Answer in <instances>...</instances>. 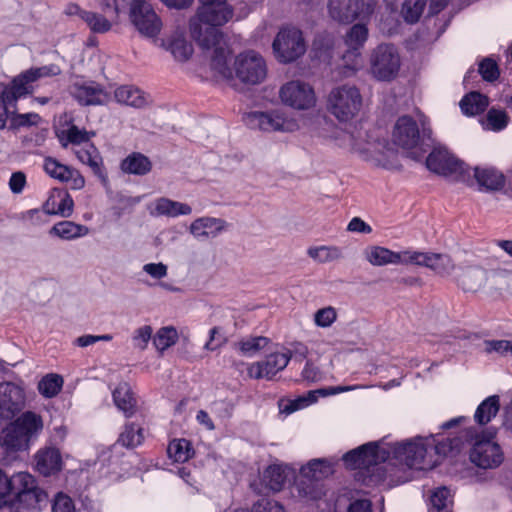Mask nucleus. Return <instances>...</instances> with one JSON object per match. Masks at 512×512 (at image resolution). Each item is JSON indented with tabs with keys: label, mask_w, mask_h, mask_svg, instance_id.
<instances>
[{
	"label": "nucleus",
	"mask_w": 512,
	"mask_h": 512,
	"mask_svg": "<svg viewBox=\"0 0 512 512\" xmlns=\"http://www.w3.org/2000/svg\"><path fill=\"white\" fill-rule=\"evenodd\" d=\"M457 445L451 439L438 440L434 436L416 437L412 440L397 443L389 448L380 447L377 443H367L351 450L343 456V462L349 469L372 468L367 484L384 481L382 471L386 468L378 465L386 460H395L399 464L416 470L432 469L442 456L452 454Z\"/></svg>",
	"instance_id": "f257e3e1"
},
{
	"label": "nucleus",
	"mask_w": 512,
	"mask_h": 512,
	"mask_svg": "<svg viewBox=\"0 0 512 512\" xmlns=\"http://www.w3.org/2000/svg\"><path fill=\"white\" fill-rule=\"evenodd\" d=\"M207 57L211 74L219 81L234 83L238 80L244 84L256 85L267 76L264 58L253 50L240 53L232 61L231 51L225 45L216 47Z\"/></svg>",
	"instance_id": "f03ea898"
},
{
	"label": "nucleus",
	"mask_w": 512,
	"mask_h": 512,
	"mask_svg": "<svg viewBox=\"0 0 512 512\" xmlns=\"http://www.w3.org/2000/svg\"><path fill=\"white\" fill-rule=\"evenodd\" d=\"M200 5L189 21L193 38L207 51V56L216 47L225 46L223 35L217 27L225 25L234 15V8L228 0H199Z\"/></svg>",
	"instance_id": "7ed1b4c3"
},
{
	"label": "nucleus",
	"mask_w": 512,
	"mask_h": 512,
	"mask_svg": "<svg viewBox=\"0 0 512 512\" xmlns=\"http://www.w3.org/2000/svg\"><path fill=\"white\" fill-rule=\"evenodd\" d=\"M47 503V494L28 472L8 476L0 469V508L10 512H39Z\"/></svg>",
	"instance_id": "20e7f679"
},
{
	"label": "nucleus",
	"mask_w": 512,
	"mask_h": 512,
	"mask_svg": "<svg viewBox=\"0 0 512 512\" xmlns=\"http://www.w3.org/2000/svg\"><path fill=\"white\" fill-rule=\"evenodd\" d=\"M59 73V67L54 64L32 67L15 76L10 84H0V129L5 127L8 116L14 114L18 99L32 94L39 80Z\"/></svg>",
	"instance_id": "39448f33"
},
{
	"label": "nucleus",
	"mask_w": 512,
	"mask_h": 512,
	"mask_svg": "<svg viewBox=\"0 0 512 512\" xmlns=\"http://www.w3.org/2000/svg\"><path fill=\"white\" fill-rule=\"evenodd\" d=\"M43 429V417L34 411H25L2 429L0 446L7 453L26 451Z\"/></svg>",
	"instance_id": "423d86ee"
},
{
	"label": "nucleus",
	"mask_w": 512,
	"mask_h": 512,
	"mask_svg": "<svg viewBox=\"0 0 512 512\" xmlns=\"http://www.w3.org/2000/svg\"><path fill=\"white\" fill-rule=\"evenodd\" d=\"M382 136L380 128L363 131L353 127L350 131L337 130L334 141L337 146L358 153L368 160L380 161L388 150V144Z\"/></svg>",
	"instance_id": "0eeeda50"
},
{
	"label": "nucleus",
	"mask_w": 512,
	"mask_h": 512,
	"mask_svg": "<svg viewBox=\"0 0 512 512\" xmlns=\"http://www.w3.org/2000/svg\"><path fill=\"white\" fill-rule=\"evenodd\" d=\"M362 108L363 97L355 85H338L328 94L327 110L340 123H348L356 119Z\"/></svg>",
	"instance_id": "6e6552de"
},
{
	"label": "nucleus",
	"mask_w": 512,
	"mask_h": 512,
	"mask_svg": "<svg viewBox=\"0 0 512 512\" xmlns=\"http://www.w3.org/2000/svg\"><path fill=\"white\" fill-rule=\"evenodd\" d=\"M373 0H328L327 14L329 18L343 25L355 21H367L373 14Z\"/></svg>",
	"instance_id": "1a4fd4ad"
},
{
	"label": "nucleus",
	"mask_w": 512,
	"mask_h": 512,
	"mask_svg": "<svg viewBox=\"0 0 512 512\" xmlns=\"http://www.w3.org/2000/svg\"><path fill=\"white\" fill-rule=\"evenodd\" d=\"M496 430H487L474 437L470 460L482 469H494L501 465L504 453L495 441Z\"/></svg>",
	"instance_id": "9d476101"
},
{
	"label": "nucleus",
	"mask_w": 512,
	"mask_h": 512,
	"mask_svg": "<svg viewBox=\"0 0 512 512\" xmlns=\"http://www.w3.org/2000/svg\"><path fill=\"white\" fill-rule=\"evenodd\" d=\"M278 97L284 106L296 111H309L317 105L314 87L300 79L290 80L281 85Z\"/></svg>",
	"instance_id": "9b49d317"
},
{
	"label": "nucleus",
	"mask_w": 512,
	"mask_h": 512,
	"mask_svg": "<svg viewBox=\"0 0 512 512\" xmlns=\"http://www.w3.org/2000/svg\"><path fill=\"white\" fill-rule=\"evenodd\" d=\"M391 139L394 145L403 149L413 159H420L425 149L420 142L419 127L412 117H399L392 129Z\"/></svg>",
	"instance_id": "f8f14e48"
},
{
	"label": "nucleus",
	"mask_w": 512,
	"mask_h": 512,
	"mask_svg": "<svg viewBox=\"0 0 512 512\" xmlns=\"http://www.w3.org/2000/svg\"><path fill=\"white\" fill-rule=\"evenodd\" d=\"M401 59L397 49L389 44L374 48L369 56V72L379 81H392L399 73Z\"/></svg>",
	"instance_id": "ddd939ff"
},
{
	"label": "nucleus",
	"mask_w": 512,
	"mask_h": 512,
	"mask_svg": "<svg viewBox=\"0 0 512 512\" xmlns=\"http://www.w3.org/2000/svg\"><path fill=\"white\" fill-rule=\"evenodd\" d=\"M426 165L430 171L458 181H469L471 178V167L443 148L433 150L427 157Z\"/></svg>",
	"instance_id": "4468645a"
},
{
	"label": "nucleus",
	"mask_w": 512,
	"mask_h": 512,
	"mask_svg": "<svg viewBox=\"0 0 512 512\" xmlns=\"http://www.w3.org/2000/svg\"><path fill=\"white\" fill-rule=\"evenodd\" d=\"M248 124L267 132L292 133L299 130L298 119L282 109L268 112H252L247 117Z\"/></svg>",
	"instance_id": "2eb2a0df"
},
{
	"label": "nucleus",
	"mask_w": 512,
	"mask_h": 512,
	"mask_svg": "<svg viewBox=\"0 0 512 512\" xmlns=\"http://www.w3.org/2000/svg\"><path fill=\"white\" fill-rule=\"evenodd\" d=\"M272 48L274 56L279 62L290 63L305 53L306 43L299 29L285 27L276 35Z\"/></svg>",
	"instance_id": "dca6fc26"
},
{
	"label": "nucleus",
	"mask_w": 512,
	"mask_h": 512,
	"mask_svg": "<svg viewBox=\"0 0 512 512\" xmlns=\"http://www.w3.org/2000/svg\"><path fill=\"white\" fill-rule=\"evenodd\" d=\"M27 393L22 384L0 383V418L12 419L26 405Z\"/></svg>",
	"instance_id": "f3484780"
},
{
	"label": "nucleus",
	"mask_w": 512,
	"mask_h": 512,
	"mask_svg": "<svg viewBox=\"0 0 512 512\" xmlns=\"http://www.w3.org/2000/svg\"><path fill=\"white\" fill-rule=\"evenodd\" d=\"M290 358L291 354L287 349L271 353L264 361L250 364L247 368L248 376L253 379L270 380L288 365Z\"/></svg>",
	"instance_id": "a211bd4d"
},
{
	"label": "nucleus",
	"mask_w": 512,
	"mask_h": 512,
	"mask_svg": "<svg viewBox=\"0 0 512 512\" xmlns=\"http://www.w3.org/2000/svg\"><path fill=\"white\" fill-rule=\"evenodd\" d=\"M55 132L64 147L68 144H73L77 147L84 145L95 135L92 131L79 129L75 126L71 115L67 113L60 115L56 120Z\"/></svg>",
	"instance_id": "6ab92c4d"
},
{
	"label": "nucleus",
	"mask_w": 512,
	"mask_h": 512,
	"mask_svg": "<svg viewBox=\"0 0 512 512\" xmlns=\"http://www.w3.org/2000/svg\"><path fill=\"white\" fill-rule=\"evenodd\" d=\"M409 265L423 266L436 274L447 276L454 270V263L446 254L422 252L410 249Z\"/></svg>",
	"instance_id": "aec40b11"
},
{
	"label": "nucleus",
	"mask_w": 512,
	"mask_h": 512,
	"mask_svg": "<svg viewBox=\"0 0 512 512\" xmlns=\"http://www.w3.org/2000/svg\"><path fill=\"white\" fill-rule=\"evenodd\" d=\"M129 16L131 22L144 36L155 37L159 34L162 27L161 20L146 1L141 6L133 8Z\"/></svg>",
	"instance_id": "412c9836"
},
{
	"label": "nucleus",
	"mask_w": 512,
	"mask_h": 512,
	"mask_svg": "<svg viewBox=\"0 0 512 512\" xmlns=\"http://www.w3.org/2000/svg\"><path fill=\"white\" fill-rule=\"evenodd\" d=\"M364 386L362 385H351V386H336L329 388H322L317 390H312L307 392L305 395L300 396L294 400L289 401L286 405H281V411L290 414L294 411L306 408L315 402H317L318 398L336 395L339 393H344L348 391H354L357 389H362Z\"/></svg>",
	"instance_id": "4be33fe9"
},
{
	"label": "nucleus",
	"mask_w": 512,
	"mask_h": 512,
	"mask_svg": "<svg viewBox=\"0 0 512 512\" xmlns=\"http://www.w3.org/2000/svg\"><path fill=\"white\" fill-rule=\"evenodd\" d=\"M410 249L393 251L384 246L372 245L365 249L364 257L373 266L409 265Z\"/></svg>",
	"instance_id": "5701e85b"
},
{
	"label": "nucleus",
	"mask_w": 512,
	"mask_h": 512,
	"mask_svg": "<svg viewBox=\"0 0 512 512\" xmlns=\"http://www.w3.org/2000/svg\"><path fill=\"white\" fill-rule=\"evenodd\" d=\"M43 168L50 177L69 183L72 189H82L85 185L84 177L77 170L60 163L55 158L46 157Z\"/></svg>",
	"instance_id": "b1692460"
},
{
	"label": "nucleus",
	"mask_w": 512,
	"mask_h": 512,
	"mask_svg": "<svg viewBox=\"0 0 512 512\" xmlns=\"http://www.w3.org/2000/svg\"><path fill=\"white\" fill-rule=\"evenodd\" d=\"M35 470L43 476H52L59 473L64 461L59 449L51 446L40 448L34 454Z\"/></svg>",
	"instance_id": "393cba45"
},
{
	"label": "nucleus",
	"mask_w": 512,
	"mask_h": 512,
	"mask_svg": "<svg viewBox=\"0 0 512 512\" xmlns=\"http://www.w3.org/2000/svg\"><path fill=\"white\" fill-rule=\"evenodd\" d=\"M471 171L470 180L465 182L472 185L475 181L480 190L495 191L501 189L505 184L503 173L493 166L471 167Z\"/></svg>",
	"instance_id": "a878e982"
},
{
	"label": "nucleus",
	"mask_w": 512,
	"mask_h": 512,
	"mask_svg": "<svg viewBox=\"0 0 512 512\" xmlns=\"http://www.w3.org/2000/svg\"><path fill=\"white\" fill-rule=\"evenodd\" d=\"M286 477V467L270 465L259 475L258 480L253 481L252 487L258 493L278 492L283 488Z\"/></svg>",
	"instance_id": "bb28decb"
},
{
	"label": "nucleus",
	"mask_w": 512,
	"mask_h": 512,
	"mask_svg": "<svg viewBox=\"0 0 512 512\" xmlns=\"http://www.w3.org/2000/svg\"><path fill=\"white\" fill-rule=\"evenodd\" d=\"M162 46L171 53L178 62L188 61L194 52L193 45L185 37L183 30L177 29L162 39Z\"/></svg>",
	"instance_id": "cd10ccee"
},
{
	"label": "nucleus",
	"mask_w": 512,
	"mask_h": 512,
	"mask_svg": "<svg viewBox=\"0 0 512 512\" xmlns=\"http://www.w3.org/2000/svg\"><path fill=\"white\" fill-rule=\"evenodd\" d=\"M227 229V223L221 218L199 217L189 227L190 233L199 240L215 238Z\"/></svg>",
	"instance_id": "c85d7f7f"
},
{
	"label": "nucleus",
	"mask_w": 512,
	"mask_h": 512,
	"mask_svg": "<svg viewBox=\"0 0 512 512\" xmlns=\"http://www.w3.org/2000/svg\"><path fill=\"white\" fill-rule=\"evenodd\" d=\"M72 95L84 105L103 104L107 95L94 82L76 81L71 88Z\"/></svg>",
	"instance_id": "c756f323"
},
{
	"label": "nucleus",
	"mask_w": 512,
	"mask_h": 512,
	"mask_svg": "<svg viewBox=\"0 0 512 512\" xmlns=\"http://www.w3.org/2000/svg\"><path fill=\"white\" fill-rule=\"evenodd\" d=\"M74 202L69 193L63 189L51 190L43 209L46 213L69 217L73 212Z\"/></svg>",
	"instance_id": "7c9ffc66"
},
{
	"label": "nucleus",
	"mask_w": 512,
	"mask_h": 512,
	"mask_svg": "<svg viewBox=\"0 0 512 512\" xmlns=\"http://www.w3.org/2000/svg\"><path fill=\"white\" fill-rule=\"evenodd\" d=\"M292 495L308 504L321 499L325 495V490L321 482L300 476L292 488Z\"/></svg>",
	"instance_id": "2f4dec72"
},
{
	"label": "nucleus",
	"mask_w": 512,
	"mask_h": 512,
	"mask_svg": "<svg viewBox=\"0 0 512 512\" xmlns=\"http://www.w3.org/2000/svg\"><path fill=\"white\" fill-rule=\"evenodd\" d=\"M149 213L153 216L177 217L180 215H189L192 208L182 202L173 201L168 198H158L148 206Z\"/></svg>",
	"instance_id": "473e14b6"
},
{
	"label": "nucleus",
	"mask_w": 512,
	"mask_h": 512,
	"mask_svg": "<svg viewBox=\"0 0 512 512\" xmlns=\"http://www.w3.org/2000/svg\"><path fill=\"white\" fill-rule=\"evenodd\" d=\"M114 97L118 103L135 108H142L149 103L148 96L139 88L131 85L116 88Z\"/></svg>",
	"instance_id": "72a5a7b5"
},
{
	"label": "nucleus",
	"mask_w": 512,
	"mask_h": 512,
	"mask_svg": "<svg viewBox=\"0 0 512 512\" xmlns=\"http://www.w3.org/2000/svg\"><path fill=\"white\" fill-rule=\"evenodd\" d=\"M107 10L108 9H103L106 14L89 11L88 14L83 15V21L92 32L106 33L110 31L115 24H117L118 16L114 14L113 10Z\"/></svg>",
	"instance_id": "f704fd0d"
},
{
	"label": "nucleus",
	"mask_w": 512,
	"mask_h": 512,
	"mask_svg": "<svg viewBox=\"0 0 512 512\" xmlns=\"http://www.w3.org/2000/svg\"><path fill=\"white\" fill-rule=\"evenodd\" d=\"M113 401L116 407L127 416L131 415L136 405V399L131 386L127 382H119L112 390Z\"/></svg>",
	"instance_id": "c9c22d12"
},
{
	"label": "nucleus",
	"mask_w": 512,
	"mask_h": 512,
	"mask_svg": "<svg viewBox=\"0 0 512 512\" xmlns=\"http://www.w3.org/2000/svg\"><path fill=\"white\" fill-rule=\"evenodd\" d=\"M75 154L80 162L88 165L95 174H97L103 181H105V176L103 175L101 168V158L96 147L90 142L78 146L75 149Z\"/></svg>",
	"instance_id": "e433bc0d"
},
{
	"label": "nucleus",
	"mask_w": 512,
	"mask_h": 512,
	"mask_svg": "<svg viewBox=\"0 0 512 512\" xmlns=\"http://www.w3.org/2000/svg\"><path fill=\"white\" fill-rule=\"evenodd\" d=\"M369 37V29L365 21L352 25L344 35L346 48L361 50Z\"/></svg>",
	"instance_id": "4c0bfd02"
},
{
	"label": "nucleus",
	"mask_w": 512,
	"mask_h": 512,
	"mask_svg": "<svg viewBox=\"0 0 512 512\" xmlns=\"http://www.w3.org/2000/svg\"><path fill=\"white\" fill-rule=\"evenodd\" d=\"M89 229L72 221H61L56 223L50 230V234L64 240H72L86 236Z\"/></svg>",
	"instance_id": "58836bf2"
},
{
	"label": "nucleus",
	"mask_w": 512,
	"mask_h": 512,
	"mask_svg": "<svg viewBox=\"0 0 512 512\" xmlns=\"http://www.w3.org/2000/svg\"><path fill=\"white\" fill-rule=\"evenodd\" d=\"M500 399L497 395L487 397L477 407L474 418L480 425L489 423L499 412Z\"/></svg>",
	"instance_id": "ea45409f"
},
{
	"label": "nucleus",
	"mask_w": 512,
	"mask_h": 512,
	"mask_svg": "<svg viewBox=\"0 0 512 512\" xmlns=\"http://www.w3.org/2000/svg\"><path fill=\"white\" fill-rule=\"evenodd\" d=\"M307 255L320 264L337 261L343 257L341 248L328 245L311 246L307 249Z\"/></svg>",
	"instance_id": "a19ab883"
},
{
	"label": "nucleus",
	"mask_w": 512,
	"mask_h": 512,
	"mask_svg": "<svg viewBox=\"0 0 512 512\" xmlns=\"http://www.w3.org/2000/svg\"><path fill=\"white\" fill-rule=\"evenodd\" d=\"M64 379L57 373H49L44 375L38 382V392L44 398H53L62 390Z\"/></svg>",
	"instance_id": "79ce46f5"
},
{
	"label": "nucleus",
	"mask_w": 512,
	"mask_h": 512,
	"mask_svg": "<svg viewBox=\"0 0 512 512\" xmlns=\"http://www.w3.org/2000/svg\"><path fill=\"white\" fill-rule=\"evenodd\" d=\"M488 105V98L478 92L469 93L460 102L462 112L469 116L483 112Z\"/></svg>",
	"instance_id": "37998d69"
},
{
	"label": "nucleus",
	"mask_w": 512,
	"mask_h": 512,
	"mask_svg": "<svg viewBox=\"0 0 512 512\" xmlns=\"http://www.w3.org/2000/svg\"><path fill=\"white\" fill-rule=\"evenodd\" d=\"M121 168L130 174L143 175L151 170V162L146 156L133 153L122 161Z\"/></svg>",
	"instance_id": "c03bdc74"
},
{
	"label": "nucleus",
	"mask_w": 512,
	"mask_h": 512,
	"mask_svg": "<svg viewBox=\"0 0 512 512\" xmlns=\"http://www.w3.org/2000/svg\"><path fill=\"white\" fill-rule=\"evenodd\" d=\"M193 449L190 442L186 439H174L170 441L167 454L174 462L184 463L193 456Z\"/></svg>",
	"instance_id": "a18cd8bd"
},
{
	"label": "nucleus",
	"mask_w": 512,
	"mask_h": 512,
	"mask_svg": "<svg viewBox=\"0 0 512 512\" xmlns=\"http://www.w3.org/2000/svg\"><path fill=\"white\" fill-rule=\"evenodd\" d=\"M331 472V465L327 461L315 459L301 468L300 475L303 478H309L313 481L320 482L321 478L327 476Z\"/></svg>",
	"instance_id": "49530a36"
},
{
	"label": "nucleus",
	"mask_w": 512,
	"mask_h": 512,
	"mask_svg": "<svg viewBox=\"0 0 512 512\" xmlns=\"http://www.w3.org/2000/svg\"><path fill=\"white\" fill-rule=\"evenodd\" d=\"M178 339H179V334H178L177 329L173 326H165V327L160 328L156 332V334L153 338V343H154L155 348L159 352L162 353L165 350H167L168 348L175 345L177 343Z\"/></svg>",
	"instance_id": "de8ad7c7"
},
{
	"label": "nucleus",
	"mask_w": 512,
	"mask_h": 512,
	"mask_svg": "<svg viewBox=\"0 0 512 512\" xmlns=\"http://www.w3.org/2000/svg\"><path fill=\"white\" fill-rule=\"evenodd\" d=\"M269 342L270 340L264 336H250L240 340L237 347L243 355L253 357L265 349Z\"/></svg>",
	"instance_id": "09e8293b"
},
{
	"label": "nucleus",
	"mask_w": 512,
	"mask_h": 512,
	"mask_svg": "<svg viewBox=\"0 0 512 512\" xmlns=\"http://www.w3.org/2000/svg\"><path fill=\"white\" fill-rule=\"evenodd\" d=\"M481 124L486 130L500 131L507 126L508 116L505 111L492 108L481 120Z\"/></svg>",
	"instance_id": "8fccbe9b"
},
{
	"label": "nucleus",
	"mask_w": 512,
	"mask_h": 512,
	"mask_svg": "<svg viewBox=\"0 0 512 512\" xmlns=\"http://www.w3.org/2000/svg\"><path fill=\"white\" fill-rule=\"evenodd\" d=\"M342 67L346 76L353 75L363 67L361 50L346 48L342 56Z\"/></svg>",
	"instance_id": "3c124183"
},
{
	"label": "nucleus",
	"mask_w": 512,
	"mask_h": 512,
	"mask_svg": "<svg viewBox=\"0 0 512 512\" xmlns=\"http://www.w3.org/2000/svg\"><path fill=\"white\" fill-rule=\"evenodd\" d=\"M144 440L143 430L141 427L131 424L127 425L119 437V442L127 447L133 448L140 445Z\"/></svg>",
	"instance_id": "603ef678"
},
{
	"label": "nucleus",
	"mask_w": 512,
	"mask_h": 512,
	"mask_svg": "<svg viewBox=\"0 0 512 512\" xmlns=\"http://www.w3.org/2000/svg\"><path fill=\"white\" fill-rule=\"evenodd\" d=\"M427 0H405L402 15L407 22L414 23L420 18Z\"/></svg>",
	"instance_id": "864d4df0"
},
{
	"label": "nucleus",
	"mask_w": 512,
	"mask_h": 512,
	"mask_svg": "<svg viewBox=\"0 0 512 512\" xmlns=\"http://www.w3.org/2000/svg\"><path fill=\"white\" fill-rule=\"evenodd\" d=\"M145 0H102L101 7L102 9H110L113 7V12L115 15L119 16V13L125 11L129 8L131 12L133 8L139 7L144 3Z\"/></svg>",
	"instance_id": "5fc2aeb1"
},
{
	"label": "nucleus",
	"mask_w": 512,
	"mask_h": 512,
	"mask_svg": "<svg viewBox=\"0 0 512 512\" xmlns=\"http://www.w3.org/2000/svg\"><path fill=\"white\" fill-rule=\"evenodd\" d=\"M484 351L487 354L496 353L501 356H512V341L510 340H486Z\"/></svg>",
	"instance_id": "6e6d98bb"
},
{
	"label": "nucleus",
	"mask_w": 512,
	"mask_h": 512,
	"mask_svg": "<svg viewBox=\"0 0 512 512\" xmlns=\"http://www.w3.org/2000/svg\"><path fill=\"white\" fill-rule=\"evenodd\" d=\"M337 319V311L334 307L328 306L319 309L314 314V323L318 327H330Z\"/></svg>",
	"instance_id": "4d7b16f0"
},
{
	"label": "nucleus",
	"mask_w": 512,
	"mask_h": 512,
	"mask_svg": "<svg viewBox=\"0 0 512 512\" xmlns=\"http://www.w3.org/2000/svg\"><path fill=\"white\" fill-rule=\"evenodd\" d=\"M153 329L149 325H143L135 329L132 335L133 346L139 350H145L151 340Z\"/></svg>",
	"instance_id": "13d9d810"
},
{
	"label": "nucleus",
	"mask_w": 512,
	"mask_h": 512,
	"mask_svg": "<svg viewBox=\"0 0 512 512\" xmlns=\"http://www.w3.org/2000/svg\"><path fill=\"white\" fill-rule=\"evenodd\" d=\"M430 501L433 508L441 512V510L445 509L451 503L452 494L450 490L445 487L437 488L433 491Z\"/></svg>",
	"instance_id": "bf43d9fd"
},
{
	"label": "nucleus",
	"mask_w": 512,
	"mask_h": 512,
	"mask_svg": "<svg viewBox=\"0 0 512 512\" xmlns=\"http://www.w3.org/2000/svg\"><path fill=\"white\" fill-rule=\"evenodd\" d=\"M41 121V117L37 113H23L15 114L11 120V124L14 127H29L38 125Z\"/></svg>",
	"instance_id": "052dcab7"
},
{
	"label": "nucleus",
	"mask_w": 512,
	"mask_h": 512,
	"mask_svg": "<svg viewBox=\"0 0 512 512\" xmlns=\"http://www.w3.org/2000/svg\"><path fill=\"white\" fill-rule=\"evenodd\" d=\"M479 73L482 75L483 79L487 81H493L499 75L497 65L491 59H485L480 63Z\"/></svg>",
	"instance_id": "680f3d73"
},
{
	"label": "nucleus",
	"mask_w": 512,
	"mask_h": 512,
	"mask_svg": "<svg viewBox=\"0 0 512 512\" xmlns=\"http://www.w3.org/2000/svg\"><path fill=\"white\" fill-rule=\"evenodd\" d=\"M252 512H286L284 507L273 500L261 499L253 505Z\"/></svg>",
	"instance_id": "e2e57ef3"
},
{
	"label": "nucleus",
	"mask_w": 512,
	"mask_h": 512,
	"mask_svg": "<svg viewBox=\"0 0 512 512\" xmlns=\"http://www.w3.org/2000/svg\"><path fill=\"white\" fill-rule=\"evenodd\" d=\"M53 512H75L72 499L63 493H59L53 503Z\"/></svg>",
	"instance_id": "0e129e2a"
},
{
	"label": "nucleus",
	"mask_w": 512,
	"mask_h": 512,
	"mask_svg": "<svg viewBox=\"0 0 512 512\" xmlns=\"http://www.w3.org/2000/svg\"><path fill=\"white\" fill-rule=\"evenodd\" d=\"M143 271L155 279H162L167 275V266L163 263H148L143 266Z\"/></svg>",
	"instance_id": "69168bd1"
},
{
	"label": "nucleus",
	"mask_w": 512,
	"mask_h": 512,
	"mask_svg": "<svg viewBox=\"0 0 512 512\" xmlns=\"http://www.w3.org/2000/svg\"><path fill=\"white\" fill-rule=\"evenodd\" d=\"M225 342V338L222 335V329L220 327H213L209 331V340L205 344V348L209 350H214L218 346L222 345Z\"/></svg>",
	"instance_id": "338daca9"
},
{
	"label": "nucleus",
	"mask_w": 512,
	"mask_h": 512,
	"mask_svg": "<svg viewBox=\"0 0 512 512\" xmlns=\"http://www.w3.org/2000/svg\"><path fill=\"white\" fill-rule=\"evenodd\" d=\"M302 378L308 382H317L322 380L323 374L314 364L307 362L303 371Z\"/></svg>",
	"instance_id": "774afa93"
}]
</instances>
